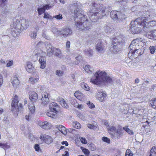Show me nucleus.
<instances>
[{
  "label": "nucleus",
  "mask_w": 156,
  "mask_h": 156,
  "mask_svg": "<svg viewBox=\"0 0 156 156\" xmlns=\"http://www.w3.org/2000/svg\"><path fill=\"white\" fill-rule=\"evenodd\" d=\"M142 19L141 21V24L143 27L144 29H145L146 28H147L148 29L151 28V27L150 26V25L149 23V22H147V20L145 19H144L143 17H142Z\"/></svg>",
  "instance_id": "a211bd4d"
},
{
  "label": "nucleus",
  "mask_w": 156,
  "mask_h": 156,
  "mask_svg": "<svg viewBox=\"0 0 156 156\" xmlns=\"http://www.w3.org/2000/svg\"><path fill=\"white\" fill-rule=\"evenodd\" d=\"M112 28L110 25L106 26L105 27V31L107 33H110L112 31Z\"/></svg>",
  "instance_id": "c03bdc74"
},
{
  "label": "nucleus",
  "mask_w": 156,
  "mask_h": 156,
  "mask_svg": "<svg viewBox=\"0 0 156 156\" xmlns=\"http://www.w3.org/2000/svg\"><path fill=\"white\" fill-rule=\"evenodd\" d=\"M149 24L150 25V26L151 27V28L153 27L156 24V22L155 21L153 20L152 21H149Z\"/></svg>",
  "instance_id": "052dcab7"
},
{
  "label": "nucleus",
  "mask_w": 156,
  "mask_h": 156,
  "mask_svg": "<svg viewBox=\"0 0 156 156\" xmlns=\"http://www.w3.org/2000/svg\"><path fill=\"white\" fill-rule=\"evenodd\" d=\"M88 127L90 129H95L96 128V127L95 126L91 124H88Z\"/></svg>",
  "instance_id": "69168bd1"
},
{
  "label": "nucleus",
  "mask_w": 156,
  "mask_h": 156,
  "mask_svg": "<svg viewBox=\"0 0 156 156\" xmlns=\"http://www.w3.org/2000/svg\"><path fill=\"white\" fill-rule=\"evenodd\" d=\"M80 86L83 89L87 91H89L90 89V87L86 83H81Z\"/></svg>",
  "instance_id": "c9c22d12"
},
{
  "label": "nucleus",
  "mask_w": 156,
  "mask_h": 156,
  "mask_svg": "<svg viewBox=\"0 0 156 156\" xmlns=\"http://www.w3.org/2000/svg\"><path fill=\"white\" fill-rule=\"evenodd\" d=\"M46 48L48 55H50L54 52L55 48L52 46L51 44L48 42H46Z\"/></svg>",
  "instance_id": "ddd939ff"
},
{
  "label": "nucleus",
  "mask_w": 156,
  "mask_h": 156,
  "mask_svg": "<svg viewBox=\"0 0 156 156\" xmlns=\"http://www.w3.org/2000/svg\"><path fill=\"white\" fill-rule=\"evenodd\" d=\"M141 26L130 27V29L132 34L137 33L141 30L140 26Z\"/></svg>",
  "instance_id": "412c9836"
},
{
  "label": "nucleus",
  "mask_w": 156,
  "mask_h": 156,
  "mask_svg": "<svg viewBox=\"0 0 156 156\" xmlns=\"http://www.w3.org/2000/svg\"><path fill=\"white\" fill-rule=\"evenodd\" d=\"M29 36L32 38H36L37 36L36 32L34 31H31L30 32L29 34Z\"/></svg>",
  "instance_id": "79ce46f5"
},
{
  "label": "nucleus",
  "mask_w": 156,
  "mask_h": 156,
  "mask_svg": "<svg viewBox=\"0 0 156 156\" xmlns=\"http://www.w3.org/2000/svg\"><path fill=\"white\" fill-rule=\"evenodd\" d=\"M34 149L36 151H39L40 150V147L38 144H36L34 146Z\"/></svg>",
  "instance_id": "0e129e2a"
},
{
  "label": "nucleus",
  "mask_w": 156,
  "mask_h": 156,
  "mask_svg": "<svg viewBox=\"0 0 156 156\" xmlns=\"http://www.w3.org/2000/svg\"><path fill=\"white\" fill-rule=\"evenodd\" d=\"M87 104L88 107L90 108H93L95 107L94 105L90 101H87Z\"/></svg>",
  "instance_id": "a18cd8bd"
},
{
  "label": "nucleus",
  "mask_w": 156,
  "mask_h": 156,
  "mask_svg": "<svg viewBox=\"0 0 156 156\" xmlns=\"http://www.w3.org/2000/svg\"><path fill=\"white\" fill-rule=\"evenodd\" d=\"M80 5V3L77 2L74 3L73 5L74 8L77 9L74 11V20L76 22V25L79 29L86 30L90 28L89 26V23L87 20L84 21L85 20V18L83 14L79 11Z\"/></svg>",
  "instance_id": "f257e3e1"
},
{
  "label": "nucleus",
  "mask_w": 156,
  "mask_h": 156,
  "mask_svg": "<svg viewBox=\"0 0 156 156\" xmlns=\"http://www.w3.org/2000/svg\"><path fill=\"white\" fill-rule=\"evenodd\" d=\"M96 48V51L99 53L102 52L103 50V47L100 41H98L97 42Z\"/></svg>",
  "instance_id": "4be33fe9"
},
{
  "label": "nucleus",
  "mask_w": 156,
  "mask_h": 156,
  "mask_svg": "<svg viewBox=\"0 0 156 156\" xmlns=\"http://www.w3.org/2000/svg\"><path fill=\"white\" fill-rule=\"evenodd\" d=\"M42 98L41 99L42 101V104L45 105L49 101V98L48 96V93L47 92H44L42 95Z\"/></svg>",
  "instance_id": "f3484780"
},
{
  "label": "nucleus",
  "mask_w": 156,
  "mask_h": 156,
  "mask_svg": "<svg viewBox=\"0 0 156 156\" xmlns=\"http://www.w3.org/2000/svg\"><path fill=\"white\" fill-rule=\"evenodd\" d=\"M29 98L30 100L35 101L38 98L37 94L34 91H31L30 92Z\"/></svg>",
  "instance_id": "b1692460"
},
{
  "label": "nucleus",
  "mask_w": 156,
  "mask_h": 156,
  "mask_svg": "<svg viewBox=\"0 0 156 156\" xmlns=\"http://www.w3.org/2000/svg\"><path fill=\"white\" fill-rule=\"evenodd\" d=\"M56 127L62 134H66V128L62 125H58L56 126Z\"/></svg>",
  "instance_id": "cd10ccee"
},
{
  "label": "nucleus",
  "mask_w": 156,
  "mask_h": 156,
  "mask_svg": "<svg viewBox=\"0 0 156 156\" xmlns=\"http://www.w3.org/2000/svg\"><path fill=\"white\" fill-rule=\"evenodd\" d=\"M90 82L98 85L103 82L111 83L112 82V79L106 72L98 71L96 73L94 76L91 78Z\"/></svg>",
  "instance_id": "20e7f679"
},
{
  "label": "nucleus",
  "mask_w": 156,
  "mask_h": 156,
  "mask_svg": "<svg viewBox=\"0 0 156 156\" xmlns=\"http://www.w3.org/2000/svg\"><path fill=\"white\" fill-rule=\"evenodd\" d=\"M41 139L48 144L51 143L53 141V140L51 137L46 135L41 136Z\"/></svg>",
  "instance_id": "2eb2a0df"
},
{
  "label": "nucleus",
  "mask_w": 156,
  "mask_h": 156,
  "mask_svg": "<svg viewBox=\"0 0 156 156\" xmlns=\"http://www.w3.org/2000/svg\"><path fill=\"white\" fill-rule=\"evenodd\" d=\"M146 35V37L149 39L156 40V37L154 36L153 30L147 32Z\"/></svg>",
  "instance_id": "473e14b6"
},
{
  "label": "nucleus",
  "mask_w": 156,
  "mask_h": 156,
  "mask_svg": "<svg viewBox=\"0 0 156 156\" xmlns=\"http://www.w3.org/2000/svg\"><path fill=\"white\" fill-rule=\"evenodd\" d=\"M50 6L48 5H46L41 8H38L37 11L38 12V14L39 15H41L42 13L44 12L47 9H48Z\"/></svg>",
  "instance_id": "a878e982"
},
{
  "label": "nucleus",
  "mask_w": 156,
  "mask_h": 156,
  "mask_svg": "<svg viewBox=\"0 0 156 156\" xmlns=\"http://www.w3.org/2000/svg\"><path fill=\"white\" fill-rule=\"evenodd\" d=\"M25 67L26 71L29 73H32L34 69L33 64L29 61L26 63Z\"/></svg>",
  "instance_id": "4468645a"
},
{
  "label": "nucleus",
  "mask_w": 156,
  "mask_h": 156,
  "mask_svg": "<svg viewBox=\"0 0 156 156\" xmlns=\"http://www.w3.org/2000/svg\"><path fill=\"white\" fill-rule=\"evenodd\" d=\"M119 14H118L117 19L119 20H121L124 18V15L122 14L121 12H119Z\"/></svg>",
  "instance_id": "de8ad7c7"
},
{
  "label": "nucleus",
  "mask_w": 156,
  "mask_h": 156,
  "mask_svg": "<svg viewBox=\"0 0 156 156\" xmlns=\"http://www.w3.org/2000/svg\"><path fill=\"white\" fill-rule=\"evenodd\" d=\"M0 147L4 149L9 148V146L6 144H3L1 143H0Z\"/></svg>",
  "instance_id": "13d9d810"
},
{
  "label": "nucleus",
  "mask_w": 156,
  "mask_h": 156,
  "mask_svg": "<svg viewBox=\"0 0 156 156\" xmlns=\"http://www.w3.org/2000/svg\"><path fill=\"white\" fill-rule=\"evenodd\" d=\"M144 14V17H143L144 19H146L147 18L149 19H152L155 16L156 12L154 9H150L145 12Z\"/></svg>",
  "instance_id": "6e6552de"
},
{
  "label": "nucleus",
  "mask_w": 156,
  "mask_h": 156,
  "mask_svg": "<svg viewBox=\"0 0 156 156\" xmlns=\"http://www.w3.org/2000/svg\"><path fill=\"white\" fill-rule=\"evenodd\" d=\"M93 6L94 8L91 12H88V15L91 21L95 22L105 15V12L106 7L103 5H98L95 3L93 4Z\"/></svg>",
  "instance_id": "f03ea898"
},
{
  "label": "nucleus",
  "mask_w": 156,
  "mask_h": 156,
  "mask_svg": "<svg viewBox=\"0 0 156 156\" xmlns=\"http://www.w3.org/2000/svg\"><path fill=\"white\" fill-rule=\"evenodd\" d=\"M6 1L7 0H0V6L2 9L6 8L5 6Z\"/></svg>",
  "instance_id": "ea45409f"
},
{
  "label": "nucleus",
  "mask_w": 156,
  "mask_h": 156,
  "mask_svg": "<svg viewBox=\"0 0 156 156\" xmlns=\"http://www.w3.org/2000/svg\"><path fill=\"white\" fill-rule=\"evenodd\" d=\"M82 151L83 152L87 155L88 156L90 153L89 151L87 149L85 148L82 149Z\"/></svg>",
  "instance_id": "4d7b16f0"
},
{
  "label": "nucleus",
  "mask_w": 156,
  "mask_h": 156,
  "mask_svg": "<svg viewBox=\"0 0 156 156\" xmlns=\"http://www.w3.org/2000/svg\"><path fill=\"white\" fill-rule=\"evenodd\" d=\"M140 51L141 50L140 48L130 50L128 54V56L129 57L133 56L134 58H136L137 56L139 55V52L140 53Z\"/></svg>",
  "instance_id": "f8f14e48"
},
{
  "label": "nucleus",
  "mask_w": 156,
  "mask_h": 156,
  "mask_svg": "<svg viewBox=\"0 0 156 156\" xmlns=\"http://www.w3.org/2000/svg\"><path fill=\"white\" fill-rule=\"evenodd\" d=\"M65 101L63 98H61L59 99V101H58L59 102V103L61 104V105L62 106L64 104V102H65Z\"/></svg>",
  "instance_id": "774afa93"
},
{
  "label": "nucleus",
  "mask_w": 156,
  "mask_h": 156,
  "mask_svg": "<svg viewBox=\"0 0 156 156\" xmlns=\"http://www.w3.org/2000/svg\"><path fill=\"white\" fill-rule=\"evenodd\" d=\"M58 107V106L57 103L55 102H52L49 105V108L50 110H54L56 111V108Z\"/></svg>",
  "instance_id": "c756f323"
},
{
  "label": "nucleus",
  "mask_w": 156,
  "mask_h": 156,
  "mask_svg": "<svg viewBox=\"0 0 156 156\" xmlns=\"http://www.w3.org/2000/svg\"><path fill=\"white\" fill-rule=\"evenodd\" d=\"M84 69L85 71L89 74H92L94 70L92 67L89 65H86L84 67Z\"/></svg>",
  "instance_id": "c85d7f7f"
},
{
  "label": "nucleus",
  "mask_w": 156,
  "mask_h": 156,
  "mask_svg": "<svg viewBox=\"0 0 156 156\" xmlns=\"http://www.w3.org/2000/svg\"><path fill=\"white\" fill-rule=\"evenodd\" d=\"M78 117L80 118L81 119L83 120H85L86 119L85 117L84 116V115L81 114H80L78 115Z\"/></svg>",
  "instance_id": "e2e57ef3"
},
{
  "label": "nucleus",
  "mask_w": 156,
  "mask_h": 156,
  "mask_svg": "<svg viewBox=\"0 0 156 156\" xmlns=\"http://www.w3.org/2000/svg\"><path fill=\"white\" fill-rule=\"evenodd\" d=\"M85 54L87 55L90 56L92 55L93 51L91 49H86L85 50Z\"/></svg>",
  "instance_id": "37998d69"
},
{
  "label": "nucleus",
  "mask_w": 156,
  "mask_h": 156,
  "mask_svg": "<svg viewBox=\"0 0 156 156\" xmlns=\"http://www.w3.org/2000/svg\"><path fill=\"white\" fill-rule=\"evenodd\" d=\"M46 45V43H44L42 41L39 42L37 44V47L39 48L38 49L36 50L34 52V54L37 57V59H38L39 61L41 64V68L43 69L46 66V59L45 58L46 55L45 52H43L41 50V49L43 48Z\"/></svg>",
  "instance_id": "7ed1b4c3"
},
{
  "label": "nucleus",
  "mask_w": 156,
  "mask_h": 156,
  "mask_svg": "<svg viewBox=\"0 0 156 156\" xmlns=\"http://www.w3.org/2000/svg\"><path fill=\"white\" fill-rule=\"evenodd\" d=\"M119 14L118 11H113L110 12V16L112 19H117L118 14Z\"/></svg>",
  "instance_id": "7c9ffc66"
},
{
  "label": "nucleus",
  "mask_w": 156,
  "mask_h": 156,
  "mask_svg": "<svg viewBox=\"0 0 156 156\" xmlns=\"http://www.w3.org/2000/svg\"><path fill=\"white\" fill-rule=\"evenodd\" d=\"M11 82L13 86L14 87H17L20 83L18 77L16 76L11 78Z\"/></svg>",
  "instance_id": "dca6fc26"
},
{
  "label": "nucleus",
  "mask_w": 156,
  "mask_h": 156,
  "mask_svg": "<svg viewBox=\"0 0 156 156\" xmlns=\"http://www.w3.org/2000/svg\"><path fill=\"white\" fill-rule=\"evenodd\" d=\"M44 18L48 19H53V17L51 16L48 12H46L44 13Z\"/></svg>",
  "instance_id": "49530a36"
},
{
  "label": "nucleus",
  "mask_w": 156,
  "mask_h": 156,
  "mask_svg": "<svg viewBox=\"0 0 156 156\" xmlns=\"http://www.w3.org/2000/svg\"><path fill=\"white\" fill-rule=\"evenodd\" d=\"M49 124L47 122L45 121L42 128L45 129H48L49 128Z\"/></svg>",
  "instance_id": "8fccbe9b"
},
{
  "label": "nucleus",
  "mask_w": 156,
  "mask_h": 156,
  "mask_svg": "<svg viewBox=\"0 0 156 156\" xmlns=\"http://www.w3.org/2000/svg\"><path fill=\"white\" fill-rule=\"evenodd\" d=\"M123 129L126 132L128 133L129 134L132 135H133L134 133L133 130L129 129L128 126H125L123 127Z\"/></svg>",
  "instance_id": "e433bc0d"
},
{
  "label": "nucleus",
  "mask_w": 156,
  "mask_h": 156,
  "mask_svg": "<svg viewBox=\"0 0 156 156\" xmlns=\"http://www.w3.org/2000/svg\"><path fill=\"white\" fill-rule=\"evenodd\" d=\"M133 154L132 151L129 149H127L126 151L125 156H132Z\"/></svg>",
  "instance_id": "09e8293b"
},
{
  "label": "nucleus",
  "mask_w": 156,
  "mask_h": 156,
  "mask_svg": "<svg viewBox=\"0 0 156 156\" xmlns=\"http://www.w3.org/2000/svg\"><path fill=\"white\" fill-rule=\"evenodd\" d=\"M97 98L98 100L101 102L103 101L107 97L106 94L102 92H98L97 95Z\"/></svg>",
  "instance_id": "aec40b11"
},
{
  "label": "nucleus",
  "mask_w": 156,
  "mask_h": 156,
  "mask_svg": "<svg viewBox=\"0 0 156 156\" xmlns=\"http://www.w3.org/2000/svg\"><path fill=\"white\" fill-rule=\"evenodd\" d=\"M122 129H117L116 132H115L114 134H112V137L115 136L117 138H119L122 136Z\"/></svg>",
  "instance_id": "5701e85b"
},
{
  "label": "nucleus",
  "mask_w": 156,
  "mask_h": 156,
  "mask_svg": "<svg viewBox=\"0 0 156 156\" xmlns=\"http://www.w3.org/2000/svg\"><path fill=\"white\" fill-rule=\"evenodd\" d=\"M82 94L80 93L79 92V91H76L74 93V95L75 97L77 98L78 99H80V95Z\"/></svg>",
  "instance_id": "5fc2aeb1"
},
{
  "label": "nucleus",
  "mask_w": 156,
  "mask_h": 156,
  "mask_svg": "<svg viewBox=\"0 0 156 156\" xmlns=\"http://www.w3.org/2000/svg\"><path fill=\"white\" fill-rule=\"evenodd\" d=\"M13 20L14 25H20V28L21 30L27 29L29 25V21L22 17H16Z\"/></svg>",
  "instance_id": "423d86ee"
},
{
  "label": "nucleus",
  "mask_w": 156,
  "mask_h": 156,
  "mask_svg": "<svg viewBox=\"0 0 156 156\" xmlns=\"http://www.w3.org/2000/svg\"><path fill=\"white\" fill-rule=\"evenodd\" d=\"M150 51L151 54H154L156 49V46L150 47Z\"/></svg>",
  "instance_id": "603ef678"
},
{
  "label": "nucleus",
  "mask_w": 156,
  "mask_h": 156,
  "mask_svg": "<svg viewBox=\"0 0 156 156\" xmlns=\"http://www.w3.org/2000/svg\"><path fill=\"white\" fill-rule=\"evenodd\" d=\"M28 108L31 113H32L34 112L35 111V107L34 105L33 104H30L29 105Z\"/></svg>",
  "instance_id": "58836bf2"
},
{
  "label": "nucleus",
  "mask_w": 156,
  "mask_h": 156,
  "mask_svg": "<svg viewBox=\"0 0 156 156\" xmlns=\"http://www.w3.org/2000/svg\"><path fill=\"white\" fill-rule=\"evenodd\" d=\"M72 34V30L70 29L66 28L62 29L60 30V34L62 35L64 37H66L70 36Z\"/></svg>",
  "instance_id": "9b49d317"
},
{
  "label": "nucleus",
  "mask_w": 156,
  "mask_h": 156,
  "mask_svg": "<svg viewBox=\"0 0 156 156\" xmlns=\"http://www.w3.org/2000/svg\"><path fill=\"white\" fill-rule=\"evenodd\" d=\"M18 96L17 95H15L11 103V106L13 108H12V111L16 112L19 111L18 105Z\"/></svg>",
  "instance_id": "1a4fd4ad"
},
{
  "label": "nucleus",
  "mask_w": 156,
  "mask_h": 156,
  "mask_svg": "<svg viewBox=\"0 0 156 156\" xmlns=\"http://www.w3.org/2000/svg\"><path fill=\"white\" fill-rule=\"evenodd\" d=\"M107 128L109 133L112 134L111 132H115L116 130L115 127L114 126H109L108 125Z\"/></svg>",
  "instance_id": "72a5a7b5"
},
{
  "label": "nucleus",
  "mask_w": 156,
  "mask_h": 156,
  "mask_svg": "<svg viewBox=\"0 0 156 156\" xmlns=\"http://www.w3.org/2000/svg\"><path fill=\"white\" fill-rule=\"evenodd\" d=\"M150 102L152 107L153 108L156 109V98L152 99Z\"/></svg>",
  "instance_id": "4c0bfd02"
},
{
  "label": "nucleus",
  "mask_w": 156,
  "mask_h": 156,
  "mask_svg": "<svg viewBox=\"0 0 156 156\" xmlns=\"http://www.w3.org/2000/svg\"><path fill=\"white\" fill-rule=\"evenodd\" d=\"M113 44L111 45L110 51L114 53H116L120 50L121 48V44L124 41V37L120 35L113 38Z\"/></svg>",
  "instance_id": "39448f33"
},
{
  "label": "nucleus",
  "mask_w": 156,
  "mask_h": 156,
  "mask_svg": "<svg viewBox=\"0 0 156 156\" xmlns=\"http://www.w3.org/2000/svg\"><path fill=\"white\" fill-rule=\"evenodd\" d=\"M57 112V111L50 110L49 112H47V115L49 117L53 118H55L57 116L56 115Z\"/></svg>",
  "instance_id": "bb28decb"
},
{
  "label": "nucleus",
  "mask_w": 156,
  "mask_h": 156,
  "mask_svg": "<svg viewBox=\"0 0 156 156\" xmlns=\"http://www.w3.org/2000/svg\"><path fill=\"white\" fill-rule=\"evenodd\" d=\"M81 142L84 144H86L87 143V140L85 138L81 137L80 139Z\"/></svg>",
  "instance_id": "680f3d73"
},
{
  "label": "nucleus",
  "mask_w": 156,
  "mask_h": 156,
  "mask_svg": "<svg viewBox=\"0 0 156 156\" xmlns=\"http://www.w3.org/2000/svg\"><path fill=\"white\" fill-rule=\"evenodd\" d=\"M13 64V61H9L7 64L6 66L10 67Z\"/></svg>",
  "instance_id": "338daca9"
},
{
  "label": "nucleus",
  "mask_w": 156,
  "mask_h": 156,
  "mask_svg": "<svg viewBox=\"0 0 156 156\" xmlns=\"http://www.w3.org/2000/svg\"><path fill=\"white\" fill-rule=\"evenodd\" d=\"M14 21L13 20V23L11 25L12 29L11 34L14 37H16L19 35L20 31L21 30L20 28V25H14Z\"/></svg>",
  "instance_id": "0eeeda50"
},
{
  "label": "nucleus",
  "mask_w": 156,
  "mask_h": 156,
  "mask_svg": "<svg viewBox=\"0 0 156 156\" xmlns=\"http://www.w3.org/2000/svg\"><path fill=\"white\" fill-rule=\"evenodd\" d=\"M53 18H55L57 20H61L62 18V15L60 14H59L58 15H55L53 17Z\"/></svg>",
  "instance_id": "864d4df0"
},
{
  "label": "nucleus",
  "mask_w": 156,
  "mask_h": 156,
  "mask_svg": "<svg viewBox=\"0 0 156 156\" xmlns=\"http://www.w3.org/2000/svg\"><path fill=\"white\" fill-rule=\"evenodd\" d=\"M39 77L38 76H36L35 77H30L29 78L28 83L32 84H35L39 80Z\"/></svg>",
  "instance_id": "393cba45"
},
{
  "label": "nucleus",
  "mask_w": 156,
  "mask_h": 156,
  "mask_svg": "<svg viewBox=\"0 0 156 156\" xmlns=\"http://www.w3.org/2000/svg\"><path fill=\"white\" fill-rule=\"evenodd\" d=\"M142 17H140L135 20L131 21L130 24V27L141 26V21L142 20Z\"/></svg>",
  "instance_id": "6ab92c4d"
},
{
  "label": "nucleus",
  "mask_w": 156,
  "mask_h": 156,
  "mask_svg": "<svg viewBox=\"0 0 156 156\" xmlns=\"http://www.w3.org/2000/svg\"><path fill=\"white\" fill-rule=\"evenodd\" d=\"M102 140L105 142H106L108 143L109 144L110 143V139L107 137L104 136L102 138Z\"/></svg>",
  "instance_id": "3c124183"
},
{
  "label": "nucleus",
  "mask_w": 156,
  "mask_h": 156,
  "mask_svg": "<svg viewBox=\"0 0 156 156\" xmlns=\"http://www.w3.org/2000/svg\"><path fill=\"white\" fill-rule=\"evenodd\" d=\"M73 125L75 128L76 129H80V123L77 121L73 122Z\"/></svg>",
  "instance_id": "a19ab883"
},
{
  "label": "nucleus",
  "mask_w": 156,
  "mask_h": 156,
  "mask_svg": "<svg viewBox=\"0 0 156 156\" xmlns=\"http://www.w3.org/2000/svg\"><path fill=\"white\" fill-rule=\"evenodd\" d=\"M140 40L138 39H136L133 40L130 44L129 49L130 50L135 49V48H140L139 43Z\"/></svg>",
  "instance_id": "9d476101"
},
{
  "label": "nucleus",
  "mask_w": 156,
  "mask_h": 156,
  "mask_svg": "<svg viewBox=\"0 0 156 156\" xmlns=\"http://www.w3.org/2000/svg\"><path fill=\"white\" fill-rule=\"evenodd\" d=\"M52 31L54 34H60V31L58 30L55 28H53L52 29Z\"/></svg>",
  "instance_id": "6e6d98bb"
},
{
  "label": "nucleus",
  "mask_w": 156,
  "mask_h": 156,
  "mask_svg": "<svg viewBox=\"0 0 156 156\" xmlns=\"http://www.w3.org/2000/svg\"><path fill=\"white\" fill-rule=\"evenodd\" d=\"M53 53L55 55L58 57L61 58L62 56V53L61 50L59 49L55 48Z\"/></svg>",
  "instance_id": "2f4dec72"
},
{
  "label": "nucleus",
  "mask_w": 156,
  "mask_h": 156,
  "mask_svg": "<svg viewBox=\"0 0 156 156\" xmlns=\"http://www.w3.org/2000/svg\"><path fill=\"white\" fill-rule=\"evenodd\" d=\"M63 73V72L61 70H57L56 71V74L59 76H62Z\"/></svg>",
  "instance_id": "bf43d9fd"
},
{
  "label": "nucleus",
  "mask_w": 156,
  "mask_h": 156,
  "mask_svg": "<svg viewBox=\"0 0 156 156\" xmlns=\"http://www.w3.org/2000/svg\"><path fill=\"white\" fill-rule=\"evenodd\" d=\"M149 156H156V147L153 146L151 149Z\"/></svg>",
  "instance_id": "f704fd0d"
}]
</instances>
